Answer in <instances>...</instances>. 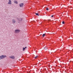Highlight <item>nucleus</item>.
<instances>
[{"mask_svg": "<svg viewBox=\"0 0 73 73\" xmlns=\"http://www.w3.org/2000/svg\"><path fill=\"white\" fill-rule=\"evenodd\" d=\"M7 57V56L5 55H2L1 56H0V60H1V59H3L4 58Z\"/></svg>", "mask_w": 73, "mask_h": 73, "instance_id": "1", "label": "nucleus"}, {"mask_svg": "<svg viewBox=\"0 0 73 73\" xmlns=\"http://www.w3.org/2000/svg\"><path fill=\"white\" fill-rule=\"evenodd\" d=\"M15 33L17 34L19 33V32H20V30L19 29H16L15 31Z\"/></svg>", "mask_w": 73, "mask_h": 73, "instance_id": "2", "label": "nucleus"}, {"mask_svg": "<svg viewBox=\"0 0 73 73\" xmlns=\"http://www.w3.org/2000/svg\"><path fill=\"white\" fill-rule=\"evenodd\" d=\"M8 4H10V5H12V1H11V0H9V2L8 3Z\"/></svg>", "mask_w": 73, "mask_h": 73, "instance_id": "3", "label": "nucleus"}, {"mask_svg": "<svg viewBox=\"0 0 73 73\" xmlns=\"http://www.w3.org/2000/svg\"><path fill=\"white\" fill-rule=\"evenodd\" d=\"M23 5H24V3H21L19 4L20 7H23Z\"/></svg>", "mask_w": 73, "mask_h": 73, "instance_id": "4", "label": "nucleus"}, {"mask_svg": "<svg viewBox=\"0 0 73 73\" xmlns=\"http://www.w3.org/2000/svg\"><path fill=\"white\" fill-rule=\"evenodd\" d=\"M12 21L13 24H15L16 23V21L15 19H12Z\"/></svg>", "mask_w": 73, "mask_h": 73, "instance_id": "5", "label": "nucleus"}, {"mask_svg": "<svg viewBox=\"0 0 73 73\" xmlns=\"http://www.w3.org/2000/svg\"><path fill=\"white\" fill-rule=\"evenodd\" d=\"M9 58H12V59H15V56H10L9 57Z\"/></svg>", "mask_w": 73, "mask_h": 73, "instance_id": "6", "label": "nucleus"}, {"mask_svg": "<svg viewBox=\"0 0 73 73\" xmlns=\"http://www.w3.org/2000/svg\"><path fill=\"white\" fill-rule=\"evenodd\" d=\"M14 2L15 3V4H18V2L16 1H14Z\"/></svg>", "mask_w": 73, "mask_h": 73, "instance_id": "7", "label": "nucleus"}, {"mask_svg": "<svg viewBox=\"0 0 73 73\" xmlns=\"http://www.w3.org/2000/svg\"><path fill=\"white\" fill-rule=\"evenodd\" d=\"M44 48L45 50H46V49H48V48L47 47H45Z\"/></svg>", "mask_w": 73, "mask_h": 73, "instance_id": "8", "label": "nucleus"}, {"mask_svg": "<svg viewBox=\"0 0 73 73\" xmlns=\"http://www.w3.org/2000/svg\"><path fill=\"white\" fill-rule=\"evenodd\" d=\"M22 20H23V18H21L20 19H19V21H22Z\"/></svg>", "mask_w": 73, "mask_h": 73, "instance_id": "9", "label": "nucleus"}, {"mask_svg": "<svg viewBox=\"0 0 73 73\" xmlns=\"http://www.w3.org/2000/svg\"><path fill=\"white\" fill-rule=\"evenodd\" d=\"M35 15L37 16H39V15L38 14V13H36Z\"/></svg>", "mask_w": 73, "mask_h": 73, "instance_id": "10", "label": "nucleus"}, {"mask_svg": "<svg viewBox=\"0 0 73 73\" xmlns=\"http://www.w3.org/2000/svg\"><path fill=\"white\" fill-rule=\"evenodd\" d=\"M45 36V34H43V35L42 36V37H44Z\"/></svg>", "mask_w": 73, "mask_h": 73, "instance_id": "11", "label": "nucleus"}, {"mask_svg": "<svg viewBox=\"0 0 73 73\" xmlns=\"http://www.w3.org/2000/svg\"><path fill=\"white\" fill-rule=\"evenodd\" d=\"M38 57V56L37 55L34 58H37Z\"/></svg>", "mask_w": 73, "mask_h": 73, "instance_id": "12", "label": "nucleus"}, {"mask_svg": "<svg viewBox=\"0 0 73 73\" xmlns=\"http://www.w3.org/2000/svg\"><path fill=\"white\" fill-rule=\"evenodd\" d=\"M46 11H49V9L48 8H47L46 9Z\"/></svg>", "mask_w": 73, "mask_h": 73, "instance_id": "13", "label": "nucleus"}, {"mask_svg": "<svg viewBox=\"0 0 73 73\" xmlns=\"http://www.w3.org/2000/svg\"><path fill=\"white\" fill-rule=\"evenodd\" d=\"M62 23L63 24H65V23H64V21H63L62 22Z\"/></svg>", "mask_w": 73, "mask_h": 73, "instance_id": "14", "label": "nucleus"}, {"mask_svg": "<svg viewBox=\"0 0 73 73\" xmlns=\"http://www.w3.org/2000/svg\"><path fill=\"white\" fill-rule=\"evenodd\" d=\"M23 50H25V48H23Z\"/></svg>", "mask_w": 73, "mask_h": 73, "instance_id": "15", "label": "nucleus"}, {"mask_svg": "<svg viewBox=\"0 0 73 73\" xmlns=\"http://www.w3.org/2000/svg\"><path fill=\"white\" fill-rule=\"evenodd\" d=\"M51 17H53V15H52V16H51Z\"/></svg>", "mask_w": 73, "mask_h": 73, "instance_id": "16", "label": "nucleus"}, {"mask_svg": "<svg viewBox=\"0 0 73 73\" xmlns=\"http://www.w3.org/2000/svg\"><path fill=\"white\" fill-rule=\"evenodd\" d=\"M25 48H27V47H25Z\"/></svg>", "mask_w": 73, "mask_h": 73, "instance_id": "17", "label": "nucleus"}]
</instances>
